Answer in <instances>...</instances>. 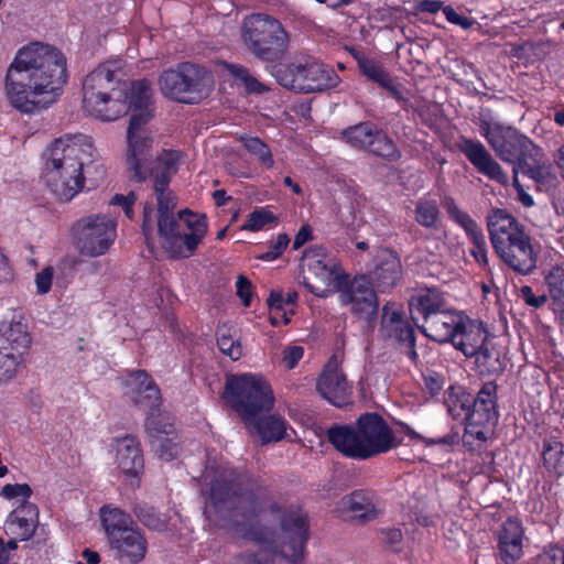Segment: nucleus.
I'll list each match as a JSON object with an SVG mask.
<instances>
[{"label":"nucleus","instance_id":"1","mask_svg":"<svg viewBox=\"0 0 564 564\" xmlns=\"http://www.w3.org/2000/svg\"><path fill=\"white\" fill-rule=\"evenodd\" d=\"M67 82V59L55 46L32 42L10 64L4 89L10 105L23 113L46 109Z\"/></svg>","mask_w":564,"mask_h":564},{"label":"nucleus","instance_id":"2","mask_svg":"<svg viewBox=\"0 0 564 564\" xmlns=\"http://www.w3.org/2000/svg\"><path fill=\"white\" fill-rule=\"evenodd\" d=\"M202 478L203 492L207 496L204 514L212 523L254 542L264 543L271 539L269 529L251 524L263 508L250 491L251 477L246 470L220 463L208 465Z\"/></svg>","mask_w":564,"mask_h":564},{"label":"nucleus","instance_id":"3","mask_svg":"<svg viewBox=\"0 0 564 564\" xmlns=\"http://www.w3.org/2000/svg\"><path fill=\"white\" fill-rule=\"evenodd\" d=\"M95 147L90 137L67 133L53 140L43 152L41 180L56 198L69 202L83 191L86 174L96 172L94 181L105 175V166L95 162Z\"/></svg>","mask_w":564,"mask_h":564},{"label":"nucleus","instance_id":"4","mask_svg":"<svg viewBox=\"0 0 564 564\" xmlns=\"http://www.w3.org/2000/svg\"><path fill=\"white\" fill-rule=\"evenodd\" d=\"M158 202V234L163 247L173 258H189L207 232L204 215L189 209L174 213V194H160Z\"/></svg>","mask_w":564,"mask_h":564},{"label":"nucleus","instance_id":"5","mask_svg":"<svg viewBox=\"0 0 564 564\" xmlns=\"http://www.w3.org/2000/svg\"><path fill=\"white\" fill-rule=\"evenodd\" d=\"M327 438L344 456L355 459H367L387 453L400 443L386 421L376 413L361 415L356 427H330Z\"/></svg>","mask_w":564,"mask_h":564},{"label":"nucleus","instance_id":"6","mask_svg":"<svg viewBox=\"0 0 564 564\" xmlns=\"http://www.w3.org/2000/svg\"><path fill=\"white\" fill-rule=\"evenodd\" d=\"M449 415L455 420L467 421L464 442L468 445H481L494 435V382H486L473 402L460 388L451 387L444 399Z\"/></svg>","mask_w":564,"mask_h":564},{"label":"nucleus","instance_id":"7","mask_svg":"<svg viewBox=\"0 0 564 564\" xmlns=\"http://www.w3.org/2000/svg\"><path fill=\"white\" fill-rule=\"evenodd\" d=\"M224 398L246 423H254L274 405L269 381L259 373L230 376L226 381Z\"/></svg>","mask_w":564,"mask_h":564},{"label":"nucleus","instance_id":"8","mask_svg":"<svg viewBox=\"0 0 564 564\" xmlns=\"http://www.w3.org/2000/svg\"><path fill=\"white\" fill-rule=\"evenodd\" d=\"M152 88L147 79H121L111 89L83 107V111L102 122H111L127 115L130 108L141 111L151 104Z\"/></svg>","mask_w":564,"mask_h":564},{"label":"nucleus","instance_id":"9","mask_svg":"<svg viewBox=\"0 0 564 564\" xmlns=\"http://www.w3.org/2000/svg\"><path fill=\"white\" fill-rule=\"evenodd\" d=\"M496 254L516 273L527 275L535 270L536 254L523 226L500 208H496Z\"/></svg>","mask_w":564,"mask_h":564},{"label":"nucleus","instance_id":"10","mask_svg":"<svg viewBox=\"0 0 564 564\" xmlns=\"http://www.w3.org/2000/svg\"><path fill=\"white\" fill-rule=\"evenodd\" d=\"M241 36L248 50L265 62L280 59L289 46V34L280 21L262 13L247 17Z\"/></svg>","mask_w":564,"mask_h":564},{"label":"nucleus","instance_id":"11","mask_svg":"<svg viewBox=\"0 0 564 564\" xmlns=\"http://www.w3.org/2000/svg\"><path fill=\"white\" fill-rule=\"evenodd\" d=\"M274 76L282 86L304 94L332 89L340 83L333 68L314 57H302L279 66Z\"/></svg>","mask_w":564,"mask_h":564},{"label":"nucleus","instance_id":"12","mask_svg":"<svg viewBox=\"0 0 564 564\" xmlns=\"http://www.w3.org/2000/svg\"><path fill=\"white\" fill-rule=\"evenodd\" d=\"M152 117L149 107L134 112L127 131V163L133 177L141 182L148 178L153 159V135L148 127Z\"/></svg>","mask_w":564,"mask_h":564},{"label":"nucleus","instance_id":"13","mask_svg":"<svg viewBox=\"0 0 564 564\" xmlns=\"http://www.w3.org/2000/svg\"><path fill=\"white\" fill-rule=\"evenodd\" d=\"M115 219L107 215H90L72 227V240L78 252L86 257L105 254L113 243L117 231Z\"/></svg>","mask_w":564,"mask_h":564},{"label":"nucleus","instance_id":"14","mask_svg":"<svg viewBox=\"0 0 564 564\" xmlns=\"http://www.w3.org/2000/svg\"><path fill=\"white\" fill-rule=\"evenodd\" d=\"M162 94L180 102H192L191 95L202 96L213 84L210 74L195 64L183 63L175 69L165 70L159 79Z\"/></svg>","mask_w":564,"mask_h":564},{"label":"nucleus","instance_id":"15","mask_svg":"<svg viewBox=\"0 0 564 564\" xmlns=\"http://www.w3.org/2000/svg\"><path fill=\"white\" fill-rule=\"evenodd\" d=\"M302 262L303 267L324 285L323 289H319L304 282L305 286L318 297H327L347 284V275L344 274L338 261L323 247L305 250Z\"/></svg>","mask_w":564,"mask_h":564},{"label":"nucleus","instance_id":"16","mask_svg":"<svg viewBox=\"0 0 564 564\" xmlns=\"http://www.w3.org/2000/svg\"><path fill=\"white\" fill-rule=\"evenodd\" d=\"M487 330L480 321H473L464 315L463 327L454 339V346L465 356L475 357V365L480 375L490 373L492 358L486 347Z\"/></svg>","mask_w":564,"mask_h":564},{"label":"nucleus","instance_id":"17","mask_svg":"<svg viewBox=\"0 0 564 564\" xmlns=\"http://www.w3.org/2000/svg\"><path fill=\"white\" fill-rule=\"evenodd\" d=\"M124 386L126 394L148 412L145 427L150 432L167 433L165 429L161 430L156 425V412L161 397L159 388L150 376L143 370L131 372L126 379Z\"/></svg>","mask_w":564,"mask_h":564},{"label":"nucleus","instance_id":"18","mask_svg":"<svg viewBox=\"0 0 564 564\" xmlns=\"http://www.w3.org/2000/svg\"><path fill=\"white\" fill-rule=\"evenodd\" d=\"M122 59H108L97 65L83 79L82 108L115 87L124 77Z\"/></svg>","mask_w":564,"mask_h":564},{"label":"nucleus","instance_id":"19","mask_svg":"<svg viewBox=\"0 0 564 564\" xmlns=\"http://www.w3.org/2000/svg\"><path fill=\"white\" fill-rule=\"evenodd\" d=\"M8 347H0V381L12 379L31 345V337L21 323L11 324L4 333Z\"/></svg>","mask_w":564,"mask_h":564},{"label":"nucleus","instance_id":"20","mask_svg":"<svg viewBox=\"0 0 564 564\" xmlns=\"http://www.w3.org/2000/svg\"><path fill=\"white\" fill-rule=\"evenodd\" d=\"M514 171L516 176L521 172L539 185H550L556 178L545 152L532 141L527 142V149L522 152L519 162L513 165L511 175H514Z\"/></svg>","mask_w":564,"mask_h":564},{"label":"nucleus","instance_id":"21","mask_svg":"<svg viewBox=\"0 0 564 564\" xmlns=\"http://www.w3.org/2000/svg\"><path fill=\"white\" fill-rule=\"evenodd\" d=\"M524 528L522 521L509 517L497 534V556L501 564H517L523 556Z\"/></svg>","mask_w":564,"mask_h":564},{"label":"nucleus","instance_id":"22","mask_svg":"<svg viewBox=\"0 0 564 564\" xmlns=\"http://www.w3.org/2000/svg\"><path fill=\"white\" fill-rule=\"evenodd\" d=\"M338 292L340 303L343 305H349L354 313L372 315L378 308L376 292L367 276L354 279Z\"/></svg>","mask_w":564,"mask_h":564},{"label":"nucleus","instance_id":"23","mask_svg":"<svg viewBox=\"0 0 564 564\" xmlns=\"http://www.w3.org/2000/svg\"><path fill=\"white\" fill-rule=\"evenodd\" d=\"M319 394L335 406H343L348 402L350 386L345 375L338 368L337 361L332 359L324 368L317 381Z\"/></svg>","mask_w":564,"mask_h":564},{"label":"nucleus","instance_id":"24","mask_svg":"<svg viewBox=\"0 0 564 564\" xmlns=\"http://www.w3.org/2000/svg\"><path fill=\"white\" fill-rule=\"evenodd\" d=\"M377 262L369 273V282L380 292L394 288L402 276V264L399 257L388 250L380 249L376 254Z\"/></svg>","mask_w":564,"mask_h":564},{"label":"nucleus","instance_id":"25","mask_svg":"<svg viewBox=\"0 0 564 564\" xmlns=\"http://www.w3.org/2000/svg\"><path fill=\"white\" fill-rule=\"evenodd\" d=\"M381 330L384 336L403 343L416 357L414 350L415 336L412 326L403 319L401 311L394 304H386L382 308Z\"/></svg>","mask_w":564,"mask_h":564},{"label":"nucleus","instance_id":"26","mask_svg":"<svg viewBox=\"0 0 564 564\" xmlns=\"http://www.w3.org/2000/svg\"><path fill=\"white\" fill-rule=\"evenodd\" d=\"M39 520V510L34 503L17 506L7 517L4 532L8 536L26 541L35 532Z\"/></svg>","mask_w":564,"mask_h":564},{"label":"nucleus","instance_id":"27","mask_svg":"<svg viewBox=\"0 0 564 564\" xmlns=\"http://www.w3.org/2000/svg\"><path fill=\"white\" fill-rule=\"evenodd\" d=\"M182 153L175 150H164L150 164L149 176L153 177V189L155 196L160 194H173L169 184L171 176L175 174L182 161Z\"/></svg>","mask_w":564,"mask_h":564},{"label":"nucleus","instance_id":"28","mask_svg":"<svg viewBox=\"0 0 564 564\" xmlns=\"http://www.w3.org/2000/svg\"><path fill=\"white\" fill-rule=\"evenodd\" d=\"M115 462L126 476L137 477L144 466L139 443L133 436H124L113 442Z\"/></svg>","mask_w":564,"mask_h":564},{"label":"nucleus","instance_id":"29","mask_svg":"<svg viewBox=\"0 0 564 564\" xmlns=\"http://www.w3.org/2000/svg\"><path fill=\"white\" fill-rule=\"evenodd\" d=\"M462 313H444L435 314L426 321V325L422 326V332L437 343H452L459 329L463 327Z\"/></svg>","mask_w":564,"mask_h":564},{"label":"nucleus","instance_id":"30","mask_svg":"<svg viewBox=\"0 0 564 564\" xmlns=\"http://www.w3.org/2000/svg\"><path fill=\"white\" fill-rule=\"evenodd\" d=\"M530 141L529 138L519 135L514 130L503 133L502 128L496 124V156L506 162L511 171L527 149V142Z\"/></svg>","mask_w":564,"mask_h":564},{"label":"nucleus","instance_id":"31","mask_svg":"<svg viewBox=\"0 0 564 564\" xmlns=\"http://www.w3.org/2000/svg\"><path fill=\"white\" fill-rule=\"evenodd\" d=\"M282 529L285 533L289 534L292 552L290 554L282 552L281 554L285 558H290L291 561L296 562L302 556L303 549L308 535L307 519L300 511L291 512L283 519Z\"/></svg>","mask_w":564,"mask_h":564},{"label":"nucleus","instance_id":"32","mask_svg":"<svg viewBox=\"0 0 564 564\" xmlns=\"http://www.w3.org/2000/svg\"><path fill=\"white\" fill-rule=\"evenodd\" d=\"M343 503L355 518L364 521L378 518L383 510L379 498L370 490H355L343 498Z\"/></svg>","mask_w":564,"mask_h":564},{"label":"nucleus","instance_id":"33","mask_svg":"<svg viewBox=\"0 0 564 564\" xmlns=\"http://www.w3.org/2000/svg\"><path fill=\"white\" fill-rule=\"evenodd\" d=\"M109 543L121 556H126L132 563L142 561L147 553L144 536L132 527L121 531L117 536L109 540Z\"/></svg>","mask_w":564,"mask_h":564},{"label":"nucleus","instance_id":"34","mask_svg":"<svg viewBox=\"0 0 564 564\" xmlns=\"http://www.w3.org/2000/svg\"><path fill=\"white\" fill-rule=\"evenodd\" d=\"M457 148L479 173L494 177V161L481 142L462 138L457 142Z\"/></svg>","mask_w":564,"mask_h":564},{"label":"nucleus","instance_id":"35","mask_svg":"<svg viewBox=\"0 0 564 564\" xmlns=\"http://www.w3.org/2000/svg\"><path fill=\"white\" fill-rule=\"evenodd\" d=\"M444 305L443 293L436 288H420L412 296L410 306L425 319L441 312Z\"/></svg>","mask_w":564,"mask_h":564},{"label":"nucleus","instance_id":"36","mask_svg":"<svg viewBox=\"0 0 564 564\" xmlns=\"http://www.w3.org/2000/svg\"><path fill=\"white\" fill-rule=\"evenodd\" d=\"M253 426L259 434L262 443L279 442L289 438V424L284 417L273 414L265 417L258 416L254 423H248Z\"/></svg>","mask_w":564,"mask_h":564},{"label":"nucleus","instance_id":"37","mask_svg":"<svg viewBox=\"0 0 564 564\" xmlns=\"http://www.w3.org/2000/svg\"><path fill=\"white\" fill-rule=\"evenodd\" d=\"M100 518L108 540L117 536L121 531L131 528V517L118 508L102 507Z\"/></svg>","mask_w":564,"mask_h":564},{"label":"nucleus","instance_id":"38","mask_svg":"<svg viewBox=\"0 0 564 564\" xmlns=\"http://www.w3.org/2000/svg\"><path fill=\"white\" fill-rule=\"evenodd\" d=\"M549 295L560 312H564V262L551 267L544 275Z\"/></svg>","mask_w":564,"mask_h":564},{"label":"nucleus","instance_id":"39","mask_svg":"<svg viewBox=\"0 0 564 564\" xmlns=\"http://www.w3.org/2000/svg\"><path fill=\"white\" fill-rule=\"evenodd\" d=\"M544 467L549 473L561 476L564 470V446L556 440H546L542 453Z\"/></svg>","mask_w":564,"mask_h":564},{"label":"nucleus","instance_id":"40","mask_svg":"<svg viewBox=\"0 0 564 564\" xmlns=\"http://www.w3.org/2000/svg\"><path fill=\"white\" fill-rule=\"evenodd\" d=\"M376 126L371 122H361L341 131V139L352 148L366 150L369 145Z\"/></svg>","mask_w":564,"mask_h":564},{"label":"nucleus","instance_id":"41","mask_svg":"<svg viewBox=\"0 0 564 564\" xmlns=\"http://www.w3.org/2000/svg\"><path fill=\"white\" fill-rule=\"evenodd\" d=\"M366 150L378 156L391 160L400 158V153L393 141L377 127L375 128V133H372L369 145Z\"/></svg>","mask_w":564,"mask_h":564},{"label":"nucleus","instance_id":"42","mask_svg":"<svg viewBox=\"0 0 564 564\" xmlns=\"http://www.w3.org/2000/svg\"><path fill=\"white\" fill-rule=\"evenodd\" d=\"M245 149L252 155H254L260 165L270 170L274 166V159L268 144L257 137L242 135L240 138Z\"/></svg>","mask_w":564,"mask_h":564},{"label":"nucleus","instance_id":"43","mask_svg":"<svg viewBox=\"0 0 564 564\" xmlns=\"http://www.w3.org/2000/svg\"><path fill=\"white\" fill-rule=\"evenodd\" d=\"M269 319L273 326L285 325L290 323L293 308L284 306V297L280 292H271L268 300Z\"/></svg>","mask_w":564,"mask_h":564},{"label":"nucleus","instance_id":"44","mask_svg":"<svg viewBox=\"0 0 564 564\" xmlns=\"http://www.w3.org/2000/svg\"><path fill=\"white\" fill-rule=\"evenodd\" d=\"M444 208L446 209L449 218L457 223L467 234L468 237L476 235L480 231L477 224L470 218V216L459 209L455 200L452 197H446L443 202Z\"/></svg>","mask_w":564,"mask_h":564},{"label":"nucleus","instance_id":"45","mask_svg":"<svg viewBox=\"0 0 564 564\" xmlns=\"http://www.w3.org/2000/svg\"><path fill=\"white\" fill-rule=\"evenodd\" d=\"M438 206L435 200L420 199L415 205V220L423 227L432 228L438 220Z\"/></svg>","mask_w":564,"mask_h":564},{"label":"nucleus","instance_id":"46","mask_svg":"<svg viewBox=\"0 0 564 564\" xmlns=\"http://www.w3.org/2000/svg\"><path fill=\"white\" fill-rule=\"evenodd\" d=\"M359 69L368 79L377 83L381 87L389 86L390 76L379 62L368 57H360Z\"/></svg>","mask_w":564,"mask_h":564},{"label":"nucleus","instance_id":"47","mask_svg":"<svg viewBox=\"0 0 564 564\" xmlns=\"http://www.w3.org/2000/svg\"><path fill=\"white\" fill-rule=\"evenodd\" d=\"M276 220L275 216L264 207L256 208L249 214L246 223L241 226L245 231H260Z\"/></svg>","mask_w":564,"mask_h":564},{"label":"nucleus","instance_id":"48","mask_svg":"<svg viewBox=\"0 0 564 564\" xmlns=\"http://www.w3.org/2000/svg\"><path fill=\"white\" fill-rule=\"evenodd\" d=\"M0 496L7 500H13L15 507L31 503L32 489L28 484H8L2 487Z\"/></svg>","mask_w":564,"mask_h":564},{"label":"nucleus","instance_id":"49","mask_svg":"<svg viewBox=\"0 0 564 564\" xmlns=\"http://www.w3.org/2000/svg\"><path fill=\"white\" fill-rule=\"evenodd\" d=\"M217 345L219 350L232 360H238L242 356V347L240 343L230 335L218 332Z\"/></svg>","mask_w":564,"mask_h":564},{"label":"nucleus","instance_id":"50","mask_svg":"<svg viewBox=\"0 0 564 564\" xmlns=\"http://www.w3.org/2000/svg\"><path fill=\"white\" fill-rule=\"evenodd\" d=\"M141 522L151 530L163 531L167 528L166 517L154 509H141L138 513Z\"/></svg>","mask_w":564,"mask_h":564},{"label":"nucleus","instance_id":"51","mask_svg":"<svg viewBox=\"0 0 564 564\" xmlns=\"http://www.w3.org/2000/svg\"><path fill=\"white\" fill-rule=\"evenodd\" d=\"M290 243V238L286 234H279L276 239L269 246V250L259 256L263 261H273L278 259Z\"/></svg>","mask_w":564,"mask_h":564},{"label":"nucleus","instance_id":"52","mask_svg":"<svg viewBox=\"0 0 564 564\" xmlns=\"http://www.w3.org/2000/svg\"><path fill=\"white\" fill-rule=\"evenodd\" d=\"M536 564H564V549L556 544H549L536 556Z\"/></svg>","mask_w":564,"mask_h":564},{"label":"nucleus","instance_id":"53","mask_svg":"<svg viewBox=\"0 0 564 564\" xmlns=\"http://www.w3.org/2000/svg\"><path fill=\"white\" fill-rule=\"evenodd\" d=\"M518 295L529 307H534L535 310L543 307L549 300L545 293L534 294L533 289L529 285L521 286Z\"/></svg>","mask_w":564,"mask_h":564},{"label":"nucleus","instance_id":"54","mask_svg":"<svg viewBox=\"0 0 564 564\" xmlns=\"http://www.w3.org/2000/svg\"><path fill=\"white\" fill-rule=\"evenodd\" d=\"M443 14L449 23L458 25L464 30L469 29L474 24L473 19L468 18L462 12H458L451 6H445L443 8Z\"/></svg>","mask_w":564,"mask_h":564},{"label":"nucleus","instance_id":"55","mask_svg":"<svg viewBox=\"0 0 564 564\" xmlns=\"http://www.w3.org/2000/svg\"><path fill=\"white\" fill-rule=\"evenodd\" d=\"M156 453L161 459L169 462L180 454V446L170 438H161L156 446Z\"/></svg>","mask_w":564,"mask_h":564},{"label":"nucleus","instance_id":"56","mask_svg":"<svg viewBox=\"0 0 564 564\" xmlns=\"http://www.w3.org/2000/svg\"><path fill=\"white\" fill-rule=\"evenodd\" d=\"M54 276V269L46 267L35 275V285L39 294H46L50 292Z\"/></svg>","mask_w":564,"mask_h":564},{"label":"nucleus","instance_id":"57","mask_svg":"<svg viewBox=\"0 0 564 564\" xmlns=\"http://www.w3.org/2000/svg\"><path fill=\"white\" fill-rule=\"evenodd\" d=\"M304 349L301 346H289L283 350L282 364L288 369H293L302 359Z\"/></svg>","mask_w":564,"mask_h":564},{"label":"nucleus","instance_id":"58","mask_svg":"<svg viewBox=\"0 0 564 564\" xmlns=\"http://www.w3.org/2000/svg\"><path fill=\"white\" fill-rule=\"evenodd\" d=\"M236 293L241 300L243 306H249L252 297V285L243 275H239L236 281Z\"/></svg>","mask_w":564,"mask_h":564},{"label":"nucleus","instance_id":"59","mask_svg":"<svg viewBox=\"0 0 564 564\" xmlns=\"http://www.w3.org/2000/svg\"><path fill=\"white\" fill-rule=\"evenodd\" d=\"M135 199L137 197L133 193H130L128 195L117 194L111 198L110 205L122 207L124 215L131 219L133 216L132 207L135 203Z\"/></svg>","mask_w":564,"mask_h":564},{"label":"nucleus","instance_id":"60","mask_svg":"<svg viewBox=\"0 0 564 564\" xmlns=\"http://www.w3.org/2000/svg\"><path fill=\"white\" fill-rule=\"evenodd\" d=\"M511 185L517 191V198L524 207H532L534 205V200L531 194H529L519 182L518 176H516V171L513 170V175H511Z\"/></svg>","mask_w":564,"mask_h":564},{"label":"nucleus","instance_id":"61","mask_svg":"<svg viewBox=\"0 0 564 564\" xmlns=\"http://www.w3.org/2000/svg\"><path fill=\"white\" fill-rule=\"evenodd\" d=\"M470 240L475 245V248L471 250L473 256L478 262H487V254L485 248V239L481 231L476 232V235H471Z\"/></svg>","mask_w":564,"mask_h":564},{"label":"nucleus","instance_id":"62","mask_svg":"<svg viewBox=\"0 0 564 564\" xmlns=\"http://www.w3.org/2000/svg\"><path fill=\"white\" fill-rule=\"evenodd\" d=\"M534 50V44L531 41H524L521 44H513L511 47V55L519 59L528 62L530 54Z\"/></svg>","mask_w":564,"mask_h":564},{"label":"nucleus","instance_id":"63","mask_svg":"<svg viewBox=\"0 0 564 564\" xmlns=\"http://www.w3.org/2000/svg\"><path fill=\"white\" fill-rule=\"evenodd\" d=\"M143 235L148 246L151 245V237L153 235V209L149 206H144L143 210V226H142Z\"/></svg>","mask_w":564,"mask_h":564},{"label":"nucleus","instance_id":"64","mask_svg":"<svg viewBox=\"0 0 564 564\" xmlns=\"http://www.w3.org/2000/svg\"><path fill=\"white\" fill-rule=\"evenodd\" d=\"M424 383L431 395H436L443 388V380L435 373L425 376Z\"/></svg>","mask_w":564,"mask_h":564}]
</instances>
